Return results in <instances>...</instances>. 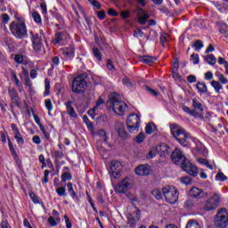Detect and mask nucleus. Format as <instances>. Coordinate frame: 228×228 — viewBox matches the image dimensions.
I'll list each match as a JSON object with an SVG mask.
<instances>
[{
    "label": "nucleus",
    "instance_id": "1",
    "mask_svg": "<svg viewBox=\"0 0 228 228\" xmlns=\"http://www.w3.org/2000/svg\"><path fill=\"white\" fill-rule=\"evenodd\" d=\"M171 159L175 165H179L180 163L183 170L189 174V175H192V177H197V175H199V168L186 159L181 149H175L171 154Z\"/></svg>",
    "mask_w": 228,
    "mask_h": 228
},
{
    "label": "nucleus",
    "instance_id": "2",
    "mask_svg": "<svg viewBox=\"0 0 228 228\" xmlns=\"http://www.w3.org/2000/svg\"><path fill=\"white\" fill-rule=\"evenodd\" d=\"M9 29L18 40H22V38L28 37V27L26 26V20L22 17H16V20L10 23Z\"/></svg>",
    "mask_w": 228,
    "mask_h": 228
},
{
    "label": "nucleus",
    "instance_id": "3",
    "mask_svg": "<svg viewBox=\"0 0 228 228\" xmlns=\"http://www.w3.org/2000/svg\"><path fill=\"white\" fill-rule=\"evenodd\" d=\"M171 134L177 140L178 143L182 145L183 147L188 146V138L189 135L186 133V130L184 128L176 126V125H171L170 126Z\"/></svg>",
    "mask_w": 228,
    "mask_h": 228
},
{
    "label": "nucleus",
    "instance_id": "4",
    "mask_svg": "<svg viewBox=\"0 0 228 228\" xmlns=\"http://www.w3.org/2000/svg\"><path fill=\"white\" fill-rule=\"evenodd\" d=\"M110 99L114 113L120 116L125 115L126 111H127V104L118 100V96L115 93L110 94Z\"/></svg>",
    "mask_w": 228,
    "mask_h": 228
},
{
    "label": "nucleus",
    "instance_id": "5",
    "mask_svg": "<svg viewBox=\"0 0 228 228\" xmlns=\"http://www.w3.org/2000/svg\"><path fill=\"white\" fill-rule=\"evenodd\" d=\"M162 193L168 204H175L179 200V191L174 186H166L162 188Z\"/></svg>",
    "mask_w": 228,
    "mask_h": 228
},
{
    "label": "nucleus",
    "instance_id": "6",
    "mask_svg": "<svg viewBox=\"0 0 228 228\" xmlns=\"http://www.w3.org/2000/svg\"><path fill=\"white\" fill-rule=\"evenodd\" d=\"M222 202V194L220 192H214L213 195L208 198L204 204L203 208L205 211H215Z\"/></svg>",
    "mask_w": 228,
    "mask_h": 228
},
{
    "label": "nucleus",
    "instance_id": "7",
    "mask_svg": "<svg viewBox=\"0 0 228 228\" xmlns=\"http://www.w3.org/2000/svg\"><path fill=\"white\" fill-rule=\"evenodd\" d=\"M86 77L83 75H78L73 79L71 90L74 94H83L85 88H86Z\"/></svg>",
    "mask_w": 228,
    "mask_h": 228
},
{
    "label": "nucleus",
    "instance_id": "8",
    "mask_svg": "<svg viewBox=\"0 0 228 228\" xmlns=\"http://www.w3.org/2000/svg\"><path fill=\"white\" fill-rule=\"evenodd\" d=\"M216 227L225 228L228 225V212L227 208H220L217 210L215 221Z\"/></svg>",
    "mask_w": 228,
    "mask_h": 228
},
{
    "label": "nucleus",
    "instance_id": "9",
    "mask_svg": "<svg viewBox=\"0 0 228 228\" xmlns=\"http://www.w3.org/2000/svg\"><path fill=\"white\" fill-rule=\"evenodd\" d=\"M132 188L133 180L126 176L115 185L114 190L117 193H126Z\"/></svg>",
    "mask_w": 228,
    "mask_h": 228
},
{
    "label": "nucleus",
    "instance_id": "10",
    "mask_svg": "<svg viewBox=\"0 0 228 228\" xmlns=\"http://www.w3.org/2000/svg\"><path fill=\"white\" fill-rule=\"evenodd\" d=\"M126 127L129 133H134L140 129V116L131 114L126 120Z\"/></svg>",
    "mask_w": 228,
    "mask_h": 228
},
{
    "label": "nucleus",
    "instance_id": "11",
    "mask_svg": "<svg viewBox=\"0 0 228 228\" xmlns=\"http://www.w3.org/2000/svg\"><path fill=\"white\" fill-rule=\"evenodd\" d=\"M216 77L218 80H212L210 85L214 88L216 94H220V90H224V86L222 85H227L228 79L222 73H218Z\"/></svg>",
    "mask_w": 228,
    "mask_h": 228
},
{
    "label": "nucleus",
    "instance_id": "12",
    "mask_svg": "<svg viewBox=\"0 0 228 228\" xmlns=\"http://www.w3.org/2000/svg\"><path fill=\"white\" fill-rule=\"evenodd\" d=\"M122 172V163L118 160H112L110 162V174L114 177V179H118Z\"/></svg>",
    "mask_w": 228,
    "mask_h": 228
},
{
    "label": "nucleus",
    "instance_id": "13",
    "mask_svg": "<svg viewBox=\"0 0 228 228\" xmlns=\"http://www.w3.org/2000/svg\"><path fill=\"white\" fill-rule=\"evenodd\" d=\"M32 47L36 53H40L44 43H42V37L39 34H34L33 31H30Z\"/></svg>",
    "mask_w": 228,
    "mask_h": 228
},
{
    "label": "nucleus",
    "instance_id": "14",
    "mask_svg": "<svg viewBox=\"0 0 228 228\" xmlns=\"http://www.w3.org/2000/svg\"><path fill=\"white\" fill-rule=\"evenodd\" d=\"M150 17L151 15L145 12V11L142 8H137V21L139 22V24H142V26H145Z\"/></svg>",
    "mask_w": 228,
    "mask_h": 228
},
{
    "label": "nucleus",
    "instance_id": "15",
    "mask_svg": "<svg viewBox=\"0 0 228 228\" xmlns=\"http://www.w3.org/2000/svg\"><path fill=\"white\" fill-rule=\"evenodd\" d=\"M8 93L12 104L18 107L20 106V98L19 97V93H17V90H15L13 87H9Z\"/></svg>",
    "mask_w": 228,
    "mask_h": 228
},
{
    "label": "nucleus",
    "instance_id": "16",
    "mask_svg": "<svg viewBox=\"0 0 228 228\" xmlns=\"http://www.w3.org/2000/svg\"><path fill=\"white\" fill-rule=\"evenodd\" d=\"M157 152H159L160 158H167L170 155V146L167 143H161L156 148Z\"/></svg>",
    "mask_w": 228,
    "mask_h": 228
},
{
    "label": "nucleus",
    "instance_id": "17",
    "mask_svg": "<svg viewBox=\"0 0 228 228\" xmlns=\"http://www.w3.org/2000/svg\"><path fill=\"white\" fill-rule=\"evenodd\" d=\"M69 37L70 36L66 31L56 32L54 35V37L53 39V44H54V45H56L57 44L63 42V40H67V38H69Z\"/></svg>",
    "mask_w": 228,
    "mask_h": 228
},
{
    "label": "nucleus",
    "instance_id": "18",
    "mask_svg": "<svg viewBox=\"0 0 228 228\" xmlns=\"http://www.w3.org/2000/svg\"><path fill=\"white\" fill-rule=\"evenodd\" d=\"M137 175H149L151 174V166L148 164L140 165L135 168Z\"/></svg>",
    "mask_w": 228,
    "mask_h": 228
},
{
    "label": "nucleus",
    "instance_id": "19",
    "mask_svg": "<svg viewBox=\"0 0 228 228\" xmlns=\"http://www.w3.org/2000/svg\"><path fill=\"white\" fill-rule=\"evenodd\" d=\"M135 209H136L135 216H133V215H130L127 217V222L130 227H134L136 225V222L140 220V216H141L140 209H138V208H135Z\"/></svg>",
    "mask_w": 228,
    "mask_h": 228
},
{
    "label": "nucleus",
    "instance_id": "20",
    "mask_svg": "<svg viewBox=\"0 0 228 228\" xmlns=\"http://www.w3.org/2000/svg\"><path fill=\"white\" fill-rule=\"evenodd\" d=\"M190 196L192 199H202V197H206V192L197 187H192L190 191Z\"/></svg>",
    "mask_w": 228,
    "mask_h": 228
},
{
    "label": "nucleus",
    "instance_id": "21",
    "mask_svg": "<svg viewBox=\"0 0 228 228\" xmlns=\"http://www.w3.org/2000/svg\"><path fill=\"white\" fill-rule=\"evenodd\" d=\"M192 107L194 108L192 111H195L197 115L198 113H202L204 111V107H202V102H200L199 98L192 99Z\"/></svg>",
    "mask_w": 228,
    "mask_h": 228
},
{
    "label": "nucleus",
    "instance_id": "22",
    "mask_svg": "<svg viewBox=\"0 0 228 228\" xmlns=\"http://www.w3.org/2000/svg\"><path fill=\"white\" fill-rule=\"evenodd\" d=\"M72 104V101H68V102L65 103L68 115H69V117H72L73 118H77V113H76V110H74Z\"/></svg>",
    "mask_w": 228,
    "mask_h": 228
},
{
    "label": "nucleus",
    "instance_id": "23",
    "mask_svg": "<svg viewBox=\"0 0 228 228\" xmlns=\"http://www.w3.org/2000/svg\"><path fill=\"white\" fill-rule=\"evenodd\" d=\"M116 129L118 134L121 138H127V132L126 131V127L124 126V123H118L116 125Z\"/></svg>",
    "mask_w": 228,
    "mask_h": 228
},
{
    "label": "nucleus",
    "instance_id": "24",
    "mask_svg": "<svg viewBox=\"0 0 228 228\" xmlns=\"http://www.w3.org/2000/svg\"><path fill=\"white\" fill-rule=\"evenodd\" d=\"M122 83L125 86L130 89L134 88V86L136 85V82L131 80V78H129L128 77H124V78L122 79Z\"/></svg>",
    "mask_w": 228,
    "mask_h": 228
},
{
    "label": "nucleus",
    "instance_id": "25",
    "mask_svg": "<svg viewBox=\"0 0 228 228\" xmlns=\"http://www.w3.org/2000/svg\"><path fill=\"white\" fill-rule=\"evenodd\" d=\"M196 88L200 94H208V86L206 85V82H198Z\"/></svg>",
    "mask_w": 228,
    "mask_h": 228
},
{
    "label": "nucleus",
    "instance_id": "26",
    "mask_svg": "<svg viewBox=\"0 0 228 228\" xmlns=\"http://www.w3.org/2000/svg\"><path fill=\"white\" fill-rule=\"evenodd\" d=\"M66 186L68 188V191L72 199H77V193H76V191H74V186L72 185V183H66Z\"/></svg>",
    "mask_w": 228,
    "mask_h": 228
},
{
    "label": "nucleus",
    "instance_id": "27",
    "mask_svg": "<svg viewBox=\"0 0 228 228\" xmlns=\"http://www.w3.org/2000/svg\"><path fill=\"white\" fill-rule=\"evenodd\" d=\"M51 81L49 78L45 79V92H44V97H47V95H50L51 94Z\"/></svg>",
    "mask_w": 228,
    "mask_h": 228
},
{
    "label": "nucleus",
    "instance_id": "28",
    "mask_svg": "<svg viewBox=\"0 0 228 228\" xmlns=\"http://www.w3.org/2000/svg\"><path fill=\"white\" fill-rule=\"evenodd\" d=\"M141 61L142 63H154L156 61V57L150 56V55H143L140 57Z\"/></svg>",
    "mask_w": 228,
    "mask_h": 228
},
{
    "label": "nucleus",
    "instance_id": "29",
    "mask_svg": "<svg viewBox=\"0 0 228 228\" xmlns=\"http://www.w3.org/2000/svg\"><path fill=\"white\" fill-rule=\"evenodd\" d=\"M61 183H67V181H72V174L64 171L61 175Z\"/></svg>",
    "mask_w": 228,
    "mask_h": 228
},
{
    "label": "nucleus",
    "instance_id": "30",
    "mask_svg": "<svg viewBox=\"0 0 228 228\" xmlns=\"http://www.w3.org/2000/svg\"><path fill=\"white\" fill-rule=\"evenodd\" d=\"M205 61L208 63V65H216V57L213 54H208L207 57H205Z\"/></svg>",
    "mask_w": 228,
    "mask_h": 228
},
{
    "label": "nucleus",
    "instance_id": "31",
    "mask_svg": "<svg viewBox=\"0 0 228 228\" xmlns=\"http://www.w3.org/2000/svg\"><path fill=\"white\" fill-rule=\"evenodd\" d=\"M145 131L147 134H152L156 131V125L154 123H149L146 125Z\"/></svg>",
    "mask_w": 228,
    "mask_h": 228
},
{
    "label": "nucleus",
    "instance_id": "32",
    "mask_svg": "<svg viewBox=\"0 0 228 228\" xmlns=\"http://www.w3.org/2000/svg\"><path fill=\"white\" fill-rule=\"evenodd\" d=\"M168 38H170V36H168V34H167V33L161 34L160 42L164 47L166 45H168Z\"/></svg>",
    "mask_w": 228,
    "mask_h": 228
},
{
    "label": "nucleus",
    "instance_id": "33",
    "mask_svg": "<svg viewBox=\"0 0 228 228\" xmlns=\"http://www.w3.org/2000/svg\"><path fill=\"white\" fill-rule=\"evenodd\" d=\"M151 195H153L157 200H161V199H163V192H161L159 189L153 190Z\"/></svg>",
    "mask_w": 228,
    "mask_h": 228
},
{
    "label": "nucleus",
    "instance_id": "34",
    "mask_svg": "<svg viewBox=\"0 0 228 228\" xmlns=\"http://www.w3.org/2000/svg\"><path fill=\"white\" fill-rule=\"evenodd\" d=\"M216 25L218 26L219 28V32L222 34V35H224L225 38H228V32L227 30H225L224 28H221L222 26H227L225 23L224 22H220V21H217L216 22Z\"/></svg>",
    "mask_w": 228,
    "mask_h": 228
},
{
    "label": "nucleus",
    "instance_id": "35",
    "mask_svg": "<svg viewBox=\"0 0 228 228\" xmlns=\"http://www.w3.org/2000/svg\"><path fill=\"white\" fill-rule=\"evenodd\" d=\"M32 18L37 24H42V16H40V13H38V12H33Z\"/></svg>",
    "mask_w": 228,
    "mask_h": 228
},
{
    "label": "nucleus",
    "instance_id": "36",
    "mask_svg": "<svg viewBox=\"0 0 228 228\" xmlns=\"http://www.w3.org/2000/svg\"><path fill=\"white\" fill-rule=\"evenodd\" d=\"M186 228H200V224L197 221L191 219L187 223Z\"/></svg>",
    "mask_w": 228,
    "mask_h": 228
},
{
    "label": "nucleus",
    "instance_id": "37",
    "mask_svg": "<svg viewBox=\"0 0 228 228\" xmlns=\"http://www.w3.org/2000/svg\"><path fill=\"white\" fill-rule=\"evenodd\" d=\"M56 193L59 197H67V189L65 187L56 188Z\"/></svg>",
    "mask_w": 228,
    "mask_h": 228
},
{
    "label": "nucleus",
    "instance_id": "38",
    "mask_svg": "<svg viewBox=\"0 0 228 228\" xmlns=\"http://www.w3.org/2000/svg\"><path fill=\"white\" fill-rule=\"evenodd\" d=\"M192 47L195 49V51H200V49L204 47V43L202 42V40H197L192 45Z\"/></svg>",
    "mask_w": 228,
    "mask_h": 228
},
{
    "label": "nucleus",
    "instance_id": "39",
    "mask_svg": "<svg viewBox=\"0 0 228 228\" xmlns=\"http://www.w3.org/2000/svg\"><path fill=\"white\" fill-rule=\"evenodd\" d=\"M12 78L14 81L16 86L19 88L20 87V81L19 80V77H17V73L15 71L11 70Z\"/></svg>",
    "mask_w": 228,
    "mask_h": 228
},
{
    "label": "nucleus",
    "instance_id": "40",
    "mask_svg": "<svg viewBox=\"0 0 228 228\" xmlns=\"http://www.w3.org/2000/svg\"><path fill=\"white\" fill-rule=\"evenodd\" d=\"M93 54L96 60L101 61L102 60V55L101 54V52L99 51V48H93Z\"/></svg>",
    "mask_w": 228,
    "mask_h": 228
},
{
    "label": "nucleus",
    "instance_id": "41",
    "mask_svg": "<svg viewBox=\"0 0 228 228\" xmlns=\"http://www.w3.org/2000/svg\"><path fill=\"white\" fill-rule=\"evenodd\" d=\"M182 110L184 111V113H188L189 115H191V117H197V113H195V110H190L189 107L187 106H183Z\"/></svg>",
    "mask_w": 228,
    "mask_h": 228
},
{
    "label": "nucleus",
    "instance_id": "42",
    "mask_svg": "<svg viewBox=\"0 0 228 228\" xmlns=\"http://www.w3.org/2000/svg\"><path fill=\"white\" fill-rule=\"evenodd\" d=\"M45 108L48 110V115H51V111L53 110V102H51V99H46L45 101Z\"/></svg>",
    "mask_w": 228,
    "mask_h": 228
},
{
    "label": "nucleus",
    "instance_id": "43",
    "mask_svg": "<svg viewBox=\"0 0 228 228\" xmlns=\"http://www.w3.org/2000/svg\"><path fill=\"white\" fill-rule=\"evenodd\" d=\"M14 138H15V140H17V143H20V145H23L24 138H22V135L20 134V132L15 133Z\"/></svg>",
    "mask_w": 228,
    "mask_h": 228
},
{
    "label": "nucleus",
    "instance_id": "44",
    "mask_svg": "<svg viewBox=\"0 0 228 228\" xmlns=\"http://www.w3.org/2000/svg\"><path fill=\"white\" fill-rule=\"evenodd\" d=\"M64 53L66 54V56H68V58H74V48H66L64 50Z\"/></svg>",
    "mask_w": 228,
    "mask_h": 228
},
{
    "label": "nucleus",
    "instance_id": "45",
    "mask_svg": "<svg viewBox=\"0 0 228 228\" xmlns=\"http://www.w3.org/2000/svg\"><path fill=\"white\" fill-rule=\"evenodd\" d=\"M144 140H145V134L142 132L135 137L136 143H143Z\"/></svg>",
    "mask_w": 228,
    "mask_h": 228
},
{
    "label": "nucleus",
    "instance_id": "46",
    "mask_svg": "<svg viewBox=\"0 0 228 228\" xmlns=\"http://www.w3.org/2000/svg\"><path fill=\"white\" fill-rule=\"evenodd\" d=\"M97 134L102 138L105 143L108 142V136L106 135V131L100 129L98 130Z\"/></svg>",
    "mask_w": 228,
    "mask_h": 228
},
{
    "label": "nucleus",
    "instance_id": "47",
    "mask_svg": "<svg viewBox=\"0 0 228 228\" xmlns=\"http://www.w3.org/2000/svg\"><path fill=\"white\" fill-rule=\"evenodd\" d=\"M60 65V57L54 56L52 58V69Z\"/></svg>",
    "mask_w": 228,
    "mask_h": 228
},
{
    "label": "nucleus",
    "instance_id": "48",
    "mask_svg": "<svg viewBox=\"0 0 228 228\" xmlns=\"http://www.w3.org/2000/svg\"><path fill=\"white\" fill-rule=\"evenodd\" d=\"M216 181H227V176H225V175H224V173L219 172L217 173V175H216Z\"/></svg>",
    "mask_w": 228,
    "mask_h": 228
},
{
    "label": "nucleus",
    "instance_id": "49",
    "mask_svg": "<svg viewBox=\"0 0 228 228\" xmlns=\"http://www.w3.org/2000/svg\"><path fill=\"white\" fill-rule=\"evenodd\" d=\"M180 181L183 184L188 186L191 183V178H190V176H183L180 179Z\"/></svg>",
    "mask_w": 228,
    "mask_h": 228
},
{
    "label": "nucleus",
    "instance_id": "50",
    "mask_svg": "<svg viewBox=\"0 0 228 228\" xmlns=\"http://www.w3.org/2000/svg\"><path fill=\"white\" fill-rule=\"evenodd\" d=\"M12 153V156L13 157V159L17 162H19V155L17 154V151H15V148L12 146L9 148Z\"/></svg>",
    "mask_w": 228,
    "mask_h": 228
},
{
    "label": "nucleus",
    "instance_id": "51",
    "mask_svg": "<svg viewBox=\"0 0 228 228\" xmlns=\"http://www.w3.org/2000/svg\"><path fill=\"white\" fill-rule=\"evenodd\" d=\"M191 60L192 61L193 65H199V54L192 53L191 55Z\"/></svg>",
    "mask_w": 228,
    "mask_h": 228
},
{
    "label": "nucleus",
    "instance_id": "52",
    "mask_svg": "<svg viewBox=\"0 0 228 228\" xmlns=\"http://www.w3.org/2000/svg\"><path fill=\"white\" fill-rule=\"evenodd\" d=\"M53 156L55 158V159H61L63 158V152L60 151H53Z\"/></svg>",
    "mask_w": 228,
    "mask_h": 228
},
{
    "label": "nucleus",
    "instance_id": "53",
    "mask_svg": "<svg viewBox=\"0 0 228 228\" xmlns=\"http://www.w3.org/2000/svg\"><path fill=\"white\" fill-rule=\"evenodd\" d=\"M25 86L26 88H28V90H31V86H33V83L31 82L29 77H25Z\"/></svg>",
    "mask_w": 228,
    "mask_h": 228
},
{
    "label": "nucleus",
    "instance_id": "54",
    "mask_svg": "<svg viewBox=\"0 0 228 228\" xmlns=\"http://www.w3.org/2000/svg\"><path fill=\"white\" fill-rule=\"evenodd\" d=\"M146 90H147V92H149V94H151L154 97H158V95H159V92H158L149 86L146 87Z\"/></svg>",
    "mask_w": 228,
    "mask_h": 228
},
{
    "label": "nucleus",
    "instance_id": "55",
    "mask_svg": "<svg viewBox=\"0 0 228 228\" xmlns=\"http://www.w3.org/2000/svg\"><path fill=\"white\" fill-rule=\"evenodd\" d=\"M134 37H135V38H140V37H143V31L140 28H137L134 31Z\"/></svg>",
    "mask_w": 228,
    "mask_h": 228
},
{
    "label": "nucleus",
    "instance_id": "56",
    "mask_svg": "<svg viewBox=\"0 0 228 228\" xmlns=\"http://www.w3.org/2000/svg\"><path fill=\"white\" fill-rule=\"evenodd\" d=\"M184 208L186 209H191V208H193V200H187L185 202H184Z\"/></svg>",
    "mask_w": 228,
    "mask_h": 228
},
{
    "label": "nucleus",
    "instance_id": "57",
    "mask_svg": "<svg viewBox=\"0 0 228 228\" xmlns=\"http://www.w3.org/2000/svg\"><path fill=\"white\" fill-rule=\"evenodd\" d=\"M204 76H205L206 81H211V79H213V77H214L213 72H211V71L206 72L204 74Z\"/></svg>",
    "mask_w": 228,
    "mask_h": 228
},
{
    "label": "nucleus",
    "instance_id": "58",
    "mask_svg": "<svg viewBox=\"0 0 228 228\" xmlns=\"http://www.w3.org/2000/svg\"><path fill=\"white\" fill-rule=\"evenodd\" d=\"M108 14L110 16V17H118V12H117V11H115V9L113 8H110L108 10Z\"/></svg>",
    "mask_w": 228,
    "mask_h": 228
},
{
    "label": "nucleus",
    "instance_id": "59",
    "mask_svg": "<svg viewBox=\"0 0 228 228\" xmlns=\"http://www.w3.org/2000/svg\"><path fill=\"white\" fill-rule=\"evenodd\" d=\"M14 61H16V63H22V61H24V57L20 54H16L14 57Z\"/></svg>",
    "mask_w": 228,
    "mask_h": 228
},
{
    "label": "nucleus",
    "instance_id": "60",
    "mask_svg": "<svg viewBox=\"0 0 228 228\" xmlns=\"http://www.w3.org/2000/svg\"><path fill=\"white\" fill-rule=\"evenodd\" d=\"M97 17L100 20H104V19H106V12L104 11H100L97 13Z\"/></svg>",
    "mask_w": 228,
    "mask_h": 228
},
{
    "label": "nucleus",
    "instance_id": "61",
    "mask_svg": "<svg viewBox=\"0 0 228 228\" xmlns=\"http://www.w3.org/2000/svg\"><path fill=\"white\" fill-rule=\"evenodd\" d=\"M2 20H3L4 24H8V22H10V16L6 13H4L2 15Z\"/></svg>",
    "mask_w": 228,
    "mask_h": 228
},
{
    "label": "nucleus",
    "instance_id": "62",
    "mask_svg": "<svg viewBox=\"0 0 228 228\" xmlns=\"http://www.w3.org/2000/svg\"><path fill=\"white\" fill-rule=\"evenodd\" d=\"M120 16L123 18V19H129V17L131 16L129 11H123L120 12Z\"/></svg>",
    "mask_w": 228,
    "mask_h": 228
},
{
    "label": "nucleus",
    "instance_id": "63",
    "mask_svg": "<svg viewBox=\"0 0 228 228\" xmlns=\"http://www.w3.org/2000/svg\"><path fill=\"white\" fill-rule=\"evenodd\" d=\"M64 220H65L66 227L72 228V223L70 222V219H69L68 216H64Z\"/></svg>",
    "mask_w": 228,
    "mask_h": 228
},
{
    "label": "nucleus",
    "instance_id": "64",
    "mask_svg": "<svg viewBox=\"0 0 228 228\" xmlns=\"http://www.w3.org/2000/svg\"><path fill=\"white\" fill-rule=\"evenodd\" d=\"M188 83H195L197 81V77L190 75L187 77Z\"/></svg>",
    "mask_w": 228,
    "mask_h": 228
}]
</instances>
